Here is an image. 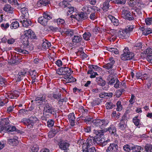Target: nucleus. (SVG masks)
I'll list each match as a JSON object with an SVG mask.
<instances>
[{
  "instance_id": "obj_61",
  "label": "nucleus",
  "mask_w": 152,
  "mask_h": 152,
  "mask_svg": "<svg viewBox=\"0 0 152 152\" xmlns=\"http://www.w3.org/2000/svg\"><path fill=\"white\" fill-rule=\"evenodd\" d=\"M8 99H6L5 100H0V106H2L7 104L8 102Z\"/></svg>"
},
{
  "instance_id": "obj_48",
  "label": "nucleus",
  "mask_w": 152,
  "mask_h": 152,
  "mask_svg": "<svg viewBox=\"0 0 152 152\" xmlns=\"http://www.w3.org/2000/svg\"><path fill=\"white\" fill-rule=\"evenodd\" d=\"M91 36V34L89 32H86L83 34V38L86 40H89Z\"/></svg>"
},
{
  "instance_id": "obj_12",
  "label": "nucleus",
  "mask_w": 152,
  "mask_h": 152,
  "mask_svg": "<svg viewBox=\"0 0 152 152\" xmlns=\"http://www.w3.org/2000/svg\"><path fill=\"white\" fill-rule=\"evenodd\" d=\"M28 17L24 18L23 16H20V22L22 23L23 26L27 27L31 25V21L27 20Z\"/></svg>"
},
{
  "instance_id": "obj_11",
  "label": "nucleus",
  "mask_w": 152,
  "mask_h": 152,
  "mask_svg": "<svg viewBox=\"0 0 152 152\" xmlns=\"http://www.w3.org/2000/svg\"><path fill=\"white\" fill-rule=\"evenodd\" d=\"M35 101L40 104L44 105L48 102L46 99V95L44 94H41L39 96L36 97Z\"/></svg>"
},
{
  "instance_id": "obj_18",
  "label": "nucleus",
  "mask_w": 152,
  "mask_h": 152,
  "mask_svg": "<svg viewBox=\"0 0 152 152\" xmlns=\"http://www.w3.org/2000/svg\"><path fill=\"white\" fill-rule=\"evenodd\" d=\"M26 71L23 70L18 72V74H15V75L17 79V81H20L21 80L22 77L26 75Z\"/></svg>"
},
{
  "instance_id": "obj_47",
  "label": "nucleus",
  "mask_w": 152,
  "mask_h": 152,
  "mask_svg": "<svg viewBox=\"0 0 152 152\" xmlns=\"http://www.w3.org/2000/svg\"><path fill=\"white\" fill-rule=\"evenodd\" d=\"M105 106L107 109H111L115 107V105L114 104L111 102H109L106 103Z\"/></svg>"
},
{
  "instance_id": "obj_27",
  "label": "nucleus",
  "mask_w": 152,
  "mask_h": 152,
  "mask_svg": "<svg viewBox=\"0 0 152 152\" xmlns=\"http://www.w3.org/2000/svg\"><path fill=\"white\" fill-rule=\"evenodd\" d=\"M141 29L142 31V34L145 35H147L152 33V30L150 28L143 27H141Z\"/></svg>"
},
{
  "instance_id": "obj_60",
  "label": "nucleus",
  "mask_w": 152,
  "mask_h": 152,
  "mask_svg": "<svg viewBox=\"0 0 152 152\" xmlns=\"http://www.w3.org/2000/svg\"><path fill=\"white\" fill-rule=\"evenodd\" d=\"M145 22L147 25L151 24L152 23V17L148 18L145 19Z\"/></svg>"
},
{
  "instance_id": "obj_26",
  "label": "nucleus",
  "mask_w": 152,
  "mask_h": 152,
  "mask_svg": "<svg viewBox=\"0 0 152 152\" xmlns=\"http://www.w3.org/2000/svg\"><path fill=\"white\" fill-rule=\"evenodd\" d=\"M118 78L115 76H111L109 75L108 76L107 80L108 82V84L109 85H113L116 81Z\"/></svg>"
},
{
  "instance_id": "obj_52",
  "label": "nucleus",
  "mask_w": 152,
  "mask_h": 152,
  "mask_svg": "<svg viewBox=\"0 0 152 152\" xmlns=\"http://www.w3.org/2000/svg\"><path fill=\"white\" fill-rule=\"evenodd\" d=\"M30 75L31 76L32 78L36 79L37 76V72L35 70H31L29 72Z\"/></svg>"
},
{
  "instance_id": "obj_59",
  "label": "nucleus",
  "mask_w": 152,
  "mask_h": 152,
  "mask_svg": "<svg viewBox=\"0 0 152 152\" xmlns=\"http://www.w3.org/2000/svg\"><path fill=\"white\" fill-rule=\"evenodd\" d=\"M31 150L32 152H37L39 150V148L37 145H34L31 148Z\"/></svg>"
},
{
  "instance_id": "obj_4",
  "label": "nucleus",
  "mask_w": 152,
  "mask_h": 152,
  "mask_svg": "<svg viewBox=\"0 0 152 152\" xmlns=\"http://www.w3.org/2000/svg\"><path fill=\"white\" fill-rule=\"evenodd\" d=\"M110 118V117H105L104 119H96L92 121L93 125L99 127L101 129L104 128L109 123Z\"/></svg>"
},
{
  "instance_id": "obj_20",
  "label": "nucleus",
  "mask_w": 152,
  "mask_h": 152,
  "mask_svg": "<svg viewBox=\"0 0 152 152\" xmlns=\"http://www.w3.org/2000/svg\"><path fill=\"white\" fill-rule=\"evenodd\" d=\"M131 13L129 11V9L127 7H124L122 9V16L125 19L128 18V17Z\"/></svg>"
},
{
  "instance_id": "obj_21",
  "label": "nucleus",
  "mask_w": 152,
  "mask_h": 152,
  "mask_svg": "<svg viewBox=\"0 0 152 152\" xmlns=\"http://www.w3.org/2000/svg\"><path fill=\"white\" fill-rule=\"evenodd\" d=\"M117 34L120 38L125 39L128 37V34L125 29L118 31Z\"/></svg>"
},
{
  "instance_id": "obj_30",
  "label": "nucleus",
  "mask_w": 152,
  "mask_h": 152,
  "mask_svg": "<svg viewBox=\"0 0 152 152\" xmlns=\"http://www.w3.org/2000/svg\"><path fill=\"white\" fill-rule=\"evenodd\" d=\"M91 6L90 5H85L83 8L82 10L87 14H89L91 12Z\"/></svg>"
},
{
  "instance_id": "obj_36",
  "label": "nucleus",
  "mask_w": 152,
  "mask_h": 152,
  "mask_svg": "<svg viewBox=\"0 0 152 152\" xmlns=\"http://www.w3.org/2000/svg\"><path fill=\"white\" fill-rule=\"evenodd\" d=\"M143 148L138 145H133L132 151V152H141V150H143Z\"/></svg>"
},
{
  "instance_id": "obj_41",
  "label": "nucleus",
  "mask_w": 152,
  "mask_h": 152,
  "mask_svg": "<svg viewBox=\"0 0 152 152\" xmlns=\"http://www.w3.org/2000/svg\"><path fill=\"white\" fill-rule=\"evenodd\" d=\"M82 38L81 36H74L72 38V42L75 43H79L82 40Z\"/></svg>"
},
{
  "instance_id": "obj_3",
  "label": "nucleus",
  "mask_w": 152,
  "mask_h": 152,
  "mask_svg": "<svg viewBox=\"0 0 152 152\" xmlns=\"http://www.w3.org/2000/svg\"><path fill=\"white\" fill-rule=\"evenodd\" d=\"M93 137H88L85 143L83 145L82 150L83 152H96L95 148L94 147L90 148V146L93 144H96V141L94 140Z\"/></svg>"
},
{
  "instance_id": "obj_63",
  "label": "nucleus",
  "mask_w": 152,
  "mask_h": 152,
  "mask_svg": "<svg viewBox=\"0 0 152 152\" xmlns=\"http://www.w3.org/2000/svg\"><path fill=\"white\" fill-rule=\"evenodd\" d=\"M91 11H94L95 13L96 12H99L100 11V9L98 7L96 6H91Z\"/></svg>"
},
{
  "instance_id": "obj_2",
  "label": "nucleus",
  "mask_w": 152,
  "mask_h": 152,
  "mask_svg": "<svg viewBox=\"0 0 152 152\" xmlns=\"http://www.w3.org/2000/svg\"><path fill=\"white\" fill-rule=\"evenodd\" d=\"M28 37H24L21 39V42L24 45V47L16 48L15 50L19 53L23 54H28L31 51L34 49V46L32 44L29 45V41Z\"/></svg>"
},
{
  "instance_id": "obj_13",
  "label": "nucleus",
  "mask_w": 152,
  "mask_h": 152,
  "mask_svg": "<svg viewBox=\"0 0 152 152\" xmlns=\"http://www.w3.org/2000/svg\"><path fill=\"white\" fill-rule=\"evenodd\" d=\"M24 36L28 37L29 39H34L36 38V36L35 33L30 29L24 31Z\"/></svg>"
},
{
  "instance_id": "obj_43",
  "label": "nucleus",
  "mask_w": 152,
  "mask_h": 152,
  "mask_svg": "<svg viewBox=\"0 0 152 152\" xmlns=\"http://www.w3.org/2000/svg\"><path fill=\"white\" fill-rule=\"evenodd\" d=\"M133 145L132 144L125 145L123 146L124 149L126 151L129 152L131 150H132Z\"/></svg>"
},
{
  "instance_id": "obj_25",
  "label": "nucleus",
  "mask_w": 152,
  "mask_h": 152,
  "mask_svg": "<svg viewBox=\"0 0 152 152\" xmlns=\"http://www.w3.org/2000/svg\"><path fill=\"white\" fill-rule=\"evenodd\" d=\"M76 54L77 55L79 56L80 57L83 59L87 58L88 56L84 52L83 49L81 48L78 50Z\"/></svg>"
},
{
  "instance_id": "obj_19",
  "label": "nucleus",
  "mask_w": 152,
  "mask_h": 152,
  "mask_svg": "<svg viewBox=\"0 0 152 152\" xmlns=\"http://www.w3.org/2000/svg\"><path fill=\"white\" fill-rule=\"evenodd\" d=\"M110 62L104 65L103 66V67L105 68L106 69L108 70L110 69H111L113 67V65L115 63V61L112 57L110 58L109 59Z\"/></svg>"
},
{
  "instance_id": "obj_10",
  "label": "nucleus",
  "mask_w": 152,
  "mask_h": 152,
  "mask_svg": "<svg viewBox=\"0 0 152 152\" xmlns=\"http://www.w3.org/2000/svg\"><path fill=\"white\" fill-rule=\"evenodd\" d=\"M44 110H43V113H47L49 114H51L53 112H54V108L52 105L49 103L48 102H46L44 104Z\"/></svg>"
},
{
  "instance_id": "obj_58",
  "label": "nucleus",
  "mask_w": 152,
  "mask_h": 152,
  "mask_svg": "<svg viewBox=\"0 0 152 152\" xmlns=\"http://www.w3.org/2000/svg\"><path fill=\"white\" fill-rule=\"evenodd\" d=\"M6 82L5 79L0 76V85L4 86L6 85Z\"/></svg>"
},
{
  "instance_id": "obj_5",
  "label": "nucleus",
  "mask_w": 152,
  "mask_h": 152,
  "mask_svg": "<svg viewBox=\"0 0 152 152\" xmlns=\"http://www.w3.org/2000/svg\"><path fill=\"white\" fill-rule=\"evenodd\" d=\"M22 122L26 125L28 128L31 129L39 123V120L36 117L33 116L30 117L28 119L23 118Z\"/></svg>"
},
{
  "instance_id": "obj_9",
  "label": "nucleus",
  "mask_w": 152,
  "mask_h": 152,
  "mask_svg": "<svg viewBox=\"0 0 152 152\" xmlns=\"http://www.w3.org/2000/svg\"><path fill=\"white\" fill-rule=\"evenodd\" d=\"M91 137H93V139L94 140L96 141V144H99L100 146L102 147L104 146L107 145L108 142H110V140L109 139H108L106 141L104 140L102 138L100 139V138H96V137L95 136Z\"/></svg>"
},
{
  "instance_id": "obj_14",
  "label": "nucleus",
  "mask_w": 152,
  "mask_h": 152,
  "mask_svg": "<svg viewBox=\"0 0 152 152\" xmlns=\"http://www.w3.org/2000/svg\"><path fill=\"white\" fill-rule=\"evenodd\" d=\"M126 121L124 118L123 117L122 118L120 123L118 124L119 129L122 131H124L126 130L127 127L126 122H125Z\"/></svg>"
},
{
  "instance_id": "obj_29",
  "label": "nucleus",
  "mask_w": 152,
  "mask_h": 152,
  "mask_svg": "<svg viewBox=\"0 0 152 152\" xmlns=\"http://www.w3.org/2000/svg\"><path fill=\"white\" fill-rule=\"evenodd\" d=\"M110 1L113 2L112 0H106L104 1L102 8L104 11H106L110 7L109 3Z\"/></svg>"
},
{
  "instance_id": "obj_42",
  "label": "nucleus",
  "mask_w": 152,
  "mask_h": 152,
  "mask_svg": "<svg viewBox=\"0 0 152 152\" xmlns=\"http://www.w3.org/2000/svg\"><path fill=\"white\" fill-rule=\"evenodd\" d=\"M16 128L14 126H8L7 127H6L5 129V132H13L15 131Z\"/></svg>"
},
{
  "instance_id": "obj_32",
  "label": "nucleus",
  "mask_w": 152,
  "mask_h": 152,
  "mask_svg": "<svg viewBox=\"0 0 152 152\" xmlns=\"http://www.w3.org/2000/svg\"><path fill=\"white\" fill-rule=\"evenodd\" d=\"M20 11L22 14L21 16H23L24 18L28 17V14L27 8L22 7L20 10Z\"/></svg>"
},
{
  "instance_id": "obj_15",
  "label": "nucleus",
  "mask_w": 152,
  "mask_h": 152,
  "mask_svg": "<svg viewBox=\"0 0 152 152\" xmlns=\"http://www.w3.org/2000/svg\"><path fill=\"white\" fill-rule=\"evenodd\" d=\"M118 145L115 143H111L106 150V152H117Z\"/></svg>"
},
{
  "instance_id": "obj_16",
  "label": "nucleus",
  "mask_w": 152,
  "mask_h": 152,
  "mask_svg": "<svg viewBox=\"0 0 152 152\" xmlns=\"http://www.w3.org/2000/svg\"><path fill=\"white\" fill-rule=\"evenodd\" d=\"M58 145L59 148L63 150H67L69 146V143L65 141H61L58 143Z\"/></svg>"
},
{
  "instance_id": "obj_55",
  "label": "nucleus",
  "mask_w": 152,
  "mask_h": 152,
  "mask_svg": "<svg viewBox=\"0 0 152 152\" xmlns=\"http://www.w3.org/2000/svg\"><path fill=\"white\" fill-rule=\"evenodd\" d=\"M134 28V25L129 26H127L126 29H124L127 31V33L128 34L129 33L132 31Z\"/></svg>"
},
{
  "instance_id": "obj_39",
  "label": "nucleus",
  "mask_w": 152,
  "mask_h": 152,
  "mask_svg": "<svg viewBox=\"0 0 152 152\" xmlns=\"http://www.w3.org/2000/svg\"><path fill=\"white\" fill-rule=\"evenodd\" d=\"M90 68L91 69L89 70H92L94 71H97L98 72L101 71L102 70V69L101 68L97 66L94 65H90Z\"/></svg>"
},
{
  "instance_id": "obj_62",
  "label": "nucleus",
  "mask_w": 152,
  "mask_h": 152,
  "mask_svg": "<svg viewBox=\"0 0 152 152\" xmlns=\"http://www.w3.org/2000/svg\"><path fill=\"white\" fill-rule=\"evenodd\" d=\"M54 130L50 131L48 133V136L50 138H51L55 136L56 133H54Z\"/></svg>"
},
{
  "instance_id": "obj_50",
  "label": "nucleus",
  "mask_w": 152,
  "mask_h": 152,
  "mask_svg": "<svg viewBox=\"0 0 152 152\" xmlns=\"http://www.w3.org/2000/svg\"><path fill=\"white\" fill-rule=\"evenodd\" d=\"M135 96L134 95L132 94L130 99L129 101L130 104H129V107L130 108L132 106V105L135 102Z\"/></svg>"
},
{
  "instance_id": "obj_57",
  "label": "nucleus",
  "mask_w": 152,
  "mask_h": 152,
  "mask_svg": "<svg viewBox=\"0 0 152 152\" xmlns=\"http://www.w3.org/2000/svg\"><path fill=\"white\" fill-rule=\"evenodd\" d=\"M54 123V121L53 120H49L47 122V125L49 127L53 126Z\"/></svg>"
},
{
  "instance_id": "obj_34",
  "label": "nucleus",
  "mask_w": 152,
  "mask_h": 152,
  "mask_svg": "<svg viewBox=\"0 0 152 152\" xmlns=\"http://www.w3.org/2000/svg\"><path fill=\"white\" fill-rule=\"evenodd\" d=\"M3 10L5 11L10 13H13V9L9 4H7L5 5Z\"/></svg>"
},
{
  "instance_id": "obj_40",
  "label": "nucleus",
  "mask_w": 152,
  "mask_h": 152,
  "mask_svg": "<svg viewBox=\"0 0 152 152\" xmlns=\"http://www.w3.org/2000/svg\"><path fill=\"white\" fill-rule=\"evenodd\" d=\"M63 32L70 37L72 36L74 34L73 30L70 29H64Z\"/></svg>"
},
{
  "instance_id": "obj_31",
  "label": "nucleus",
  "mask_w": 152,
  "mask_h": 152,
  "mask_svg": "<svg viewBox=\"0 0 152 152\" xmlns=\"http://www.w3.org/2000/svg\"><path fill=\"white\" fill-rule=\"evenodd\" d=\"M96 81L97 84L101 86H104L105 84V81L102 79L101 77H97L96 78Z\"/></svg>"
},
{
  "instance_id": "obj_37",
  "label": "nucleus",
  "mask_w": 152,
  "mask_h": 152,
  "mask_svg": "<svg viewBox=\"0 0 152 152\" xmlns=\"http://www.w3.org/2000/svg\"><path fill=\"white\" fill-rule=\"evenodd\" d=\"M79 17L80 20H83L87 19L88 18V16L86 13L81 12L78 14V18Z\"/></svg>"
},
{
  "instance_id": "obj_44",
  "label": "nucleus",
  "mask_w": 152,
  "mask_h": 152,
  "mask_svg": "<svg viewBox=\"0 0 152 152\" xmlns=\"http://www.w3.org/2000/svg\"><path fill=\"white\" fill-rule=\"evenodd\" d=\"M19 26V23L18 21H16L13 22L10 25L11 29H15L18 28Z\"/></svg>"
},
{
  "instance_id": "obj_8",
  "label": "nucleus",
  "mask_w": 152,
  "mask_h": 152,
  "mask_svg": "<svg viewBox=\"0 0 152 152\" xmlns=\"http://www.w3.org/2000/svg\"><path fill=\"white\" fill-rule=\"evenodd\" d=\"M72 0H64L63 1L59 3V5L63 7H67L66 9H67L68 12L67 13V16L70 14H71L74 11V8L73 7L69 6L68 2H71Z\"/></svg>"
},
{
  "instance_id": "obj_17",
  "label": "nucleus",
  "mask_w": 152,
  "mask_h": 152,
  "mask_svg": "<svg viewBox=\"0 0 152 152\" xmlns=\"http://www.w3.org/2000/svg\"><path fill=\"white\" fill-rule=\"evenodd\" d=\"M18 137L17 136H14L13 137L8 139V142L10 145L12 146H16L18 143Z\"/></svg>"
},
{
  "instance_id": "obj_23",
  "label": "nucleus",
  "mask_w": 152,
  "mask_h": 152,
  "mask_svg": "<svg viewBox=\"0 0 152 152\" xmlns=\"http://www.w3.org/2000/svg\"><path fill=\"white\" fill-rule=\"evenodd\" d=\"M68 117L71 125L72 126H73L75 125V117L74 113H72L69 114L68 115Z\"/></svg>"
},
{
  "instance_id": "obj_35",
  "label": "nucleus",
  "mask_w": 152,
  "mask_h": 152,
  "mask_svg": "<svg viewBox=\"0 0 152 152\" xmlns=\"http://www.w3.org/2000/svg\"><path fill=\"white\" fill-rule=\"evenodd\" d=\"M51 44L47 40H43V43L42 44V47L43 49H45L48 48L50 47Z\"/></svg>"
},
{
  "instance_id": "obj_6",
  "label": "nucleus",
  "mask_w": 152,
  "mask_h": 152,
  "mask_svg": "<svg viewBox=\"0 0 152 152\" xmlns=\"http://www.w3.org/2000/svg\"><path fill=\"white\" fill-rule=\"evenodd\" d=\"M52 18V15L50 13L44 12L43 16L40 17L38 18V22L41 24L45 26L47 25L48 20Z\"/></svg>"
},
{
  "instance_id": "obj_28",
  "label": "nucleus",
  "mask_w": 152,
  "mask_h": 152,
  "mask_svg": "<svg viewBox=\"0 0 152 152\" xmlns=\"http://www.w3.org/2000/svg\"><path fill=\"white\" fill-rule=\"evenodd\" d=\"M107 131L111 134L115 135L116 133V129L115 126L113 125H111L108 128Z\"/></svg>"
},
{
  "instance_id": "obj_49",
  "label": "nucleus",
  "mask_w": 152,
  "mask_h": 152,
  "mask_svg": "<svg viewBox=\"0 0 152 152\" xmlns=\"http://www.w3.org/2000/svg\"><path fill=\"white\" fill-rule=\"evenodd\" d=\"M146 152H152V145L151 144H146L145 147Z\"/></svg>"
},
{
  "instance_id": "obj_56",
  "label": "nucleus",
  "mask_w": 152,
  "mask_h": 152,
  "mask_svg": "<svg viewBox=\"0 0 152 152\" xmlns=\"http://www.w3.org/2000/svg\"><path fill=\"white\" fill-rule=\"evenodd\" d=\"M10 26L8 23H2L1 25V27L3 30H6Z\"/></svg>"
},
{
  "instance_id": "obj_64",
  "label": "nucleus",
  "mask_w": 152,
  "mask_h": 152,
  "mask_svg": "<svg viewBox=\"0 0 152 152\" xmlns=\"http://www.w3.org/2000/svg\"><path fill=\"white\" fill-rule=\"evenodd\" d=\"M97 17L96 15H95V12H93L91 13L90 16V18L92 20H94Z\"/></svg>"
},
{
  "instance_id": "obj_22",
  "label": "nucleus",
  "mask_w": 152,
  "mask_h": 152,
  "mask_svg": "<svg viewBox=\"0 0 152 152\" xmlns=\"http://www.w3.org/2000/svg\"><path fill=\"white\" fill-rule=\"evenodd\" d=\"M48 97L51 99H56L58 102L60 98H61V94L59 93L55 94L52 93L49 94Z\"/></svg>"
},
{
  "instance_id": "obj_7",
  "label": "nucleus",
  "mask_w": 152,
  "mask_h": 152,
  "mask_svg": "<svg viewBox=\"0 0 152 152\" xmlns=\"http://www.w3.org/2000/svg\"><path fill=\"white\" fill-rule=\"evenodd\" d=\"M123 53L121 56V59L123 61L130 60L134 56V53H131L128 48L126 47L123 50Z\"/></svg>"
},
{
  "instance_id": "obj_51",
  "label": "nucleus",
  "mask_w": 152,
  "mask_h": 152,
  "mask_svg": "<svg viewBox=\"0 0 152 152\" xmlns=\"http://www.w3.org/2000/svg\"><path fill=\"white\" fill-rule=\"evenodd\" d=\"M117 108L116 110L118 111H121L123 109L122 105L121 104V102L120 101H118L116 103Z\"/></svg>"
},
{
  "instance_id": "obj_24",
  "label": "nucleus",
  "mask_w": 152,
  "mask_h": 152,
  "mask_svg": "<svg viewBox=\"0 0 152 152\" xmlns=\"http://www.w3.org/2000/svg\"><path fill=\"white\" fill-rule=\"evenodd\" d=\"M8 119L6 118H4L1 121V122H0V132L2 131H4L5 132L6 127L4 126V123L5 122V124H7L8 122Z\"/></svg>"
},
{
  "instance_id": "obj_54",
  "label": "nucleus",
  "mask_w": 152,
  "mask_h": 152,
  "mask_svg": "<svg viewBox=\"0 0 152 152\" xmlns=\"http://www.w3.org/2000/svg\"><path fill=\"white\" fill-rule=\"evenodd\" d=\"M113 2L117 4H124L126 2V0H112Z\"/></svg>"
},
{
  "instance_id": "obj_33",
  "label": "nucleus",
  "mask_w": 152,
  "mask_h": 152,
  "mask_svg": "<svg viewBox=\"0 0 152 152\" xmlns=\"http://www.w3.org/2000/svg\"><path fill=\"white\" fill-rule=\"evenodd\" d=\"M108 18L114 26H117L119 25L118 20L114 17L111 15H109L108 16Z\"/></svg>"
},
{
  "instance_id": "obj_46",
  "label": "nucleus",
  "mask_w": 152,
  "mask_h": 152,
  "mask_svg": "<svg viewBox=\"0 0 152 152\" xmlns=\"http://www.w3.org/2000/svg\"><path fill=\"white\" fill-rule=\"evenodd\" d=\"M107 50L108 51L114 53L115 54H118L119 53L118 50L116 48H107Z\"/></svg>"
},
{
  "instance_id": "obj_38",
  "label": "nucleus",
  "mask_w": 152,
  "mask_h": 152,
  "mask_svg": "<svg viewBox=\"0 0 152 152\" xmlns=\"http://www.w3.org/2000/svg\"><path fill=\"white\" fill-rule=\"evenodd\" d=\"M93 133L95 135L97 136L96 137L97 138L98 136H100V137H102V136L103 135V130H97L95 129H94L93 130Z\"/></svg>"
},
{
  "instance_id": "obj_1",
  "label": "nucleus",
  "mask_w": 152,
  "mask_h": 152,
  "mask_svg": "<svg viewBox=\"0 0 152 152\" xmlns=\"http://www.w3.org/2000/svg\"><path fill=\"white\" fill-rule=\"evenodd\" d=\"M73 71L71 69L67 67H61L58 69L56 71V73L59 75H63V82L66 83L74 82L76 81V79L73 77L71 75Z\"/></svg>"
},
{
  "instance_id": "obj_53",
  "label": "nucleus",
  "mask_w": 152,
  "mask_h": 152,
  "mask_svg": "<svg viewBox=\"0 0 152 152\" xmlns=\"http://www.w3.org/2000/svg\"><path fill=\"white\" fill-rule=\"evenodd\" d=\"M54 22L57 23L58 25H60L64 24L65 23V21L63 19L59 18L57 20H55Z\"/></svg>"
},
{
  "instance_id": "obj_45",
  "label": "nucleus",
  "mask_w": 152,
  "mask_h": 152,
  "mask_svg": "<svg viewBox=\"0 0 152 152\" xmlns=\"http://www.w3.org/2000/svg\"><path fill=\"white\" fill-rule=\"evenodd\" d=\"M133 121L135 125L140 128L139 126L141 125V123L140 119H138L137 117H135L133 118Z\"/></svg>"
}]
</instances>
